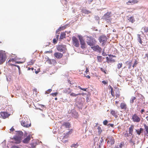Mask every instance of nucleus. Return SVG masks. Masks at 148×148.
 Listing matches in <instances>:
<instances>
[{
  "instance_id": "1a4fd4ad",
  "label": "nucleus",
  "mask_w": 148,
  "mask_h": 148,
  "mask_svg": "<svg viewBox=\"0 0 148 148\" xmlns=\"http://www.w3.org/2000/svg\"><path fill=\"white\" fill-rule=\"evenodd\" d=\"M56 49L59 51H65L66 49V46L65 45H59L57 46Z\"/></svg>"
},
{
  "instance_id": "412c9836",
  "label": "nucleus",
  "mask_w": 148,
  "mask_h": 148,
  "mask_svg": "<svg viewBox=\"0 0 148 148\" xmlns=\"http://www.w3.org/2000/svg\"><path fill=\"white\" fill-rule=\"evenodd\" d=\"M72 90H71L70 88H69L65 89L64 92L67 94H69L71 92Z\"/></svg>"
},
{
  "instance_id": "f704fd0d",
  "label": "nucleus",
  "mask_w": 148,
  "mask_h": 148,
  "mask_svg": "<svg viewBox=\"0 0 148 148\" xmlns=\"http://www.w3.org/2000/svg\"><path fill=\"white\" fill-rule=\"evenodd\" d=\"M122 63H118L117 65L118 69H119L121 68L122 66Z\"/></svg>"
},
{
  "instance_id": "4c0bfd02",
  "label": "nucleus",
  "mask_w": 148,
  "mask_h": 148,
  "mask_svg": "<svg viewBox=\"0 0 148 148\" xmlns=\"http://www.w3.org/2000/svg\"><path fill=\"white\" fill-rule=\"evenodd\" d=\"M111 95H112V96L113 97H114L115 95L114 94V92L113 89V88H112L111 89Z\"/></svg>"
},
{
  "instance_id": "5fc2aeb1",
  "label": "nucleus",
  "mask_w": 148,
  "mask_h": 148,
  "mask_svg": "<svg viewBox=\"0 0 148 148\" xmlns=\"http://www.w3.org/2000/svg\"><path fill=\"white\" fill-rule=\"evenodd\" d=\"M109 61H110V62H115V60L114 59H113L112 58H109Z\"/></svg>"
},
{
  "instance_id": "423d86ee",
  "label": "nucleus",
  "mask_w": 148,
  "mask_h": 148,
  "mask_svg": "<svg viewBox=\"0 0 148 148\" xmlns=\"http://www.w3.org/2000/svg\"><path fill=\"white\" fill-rule=\"evenodd\" d=\"M72 40L73 44L74 46L77 47H79V42L77 38L75 36H73L72 37Z\"/></svg>"
},
{
  "instance_id": "bb28decb",
  "label": "nucleus",
  "mask_w": 148,
  "mask_h": 148,
  "mask_svg": "<svg viewBox=\"0 0 148 148\" xmlns=\"http://www.w3.org/2000/svg\"><path fill=\"white\" fill-rule=\"evenodd\" d=\"M81 94V93H79L77 94H75V93L73 92L71 93H70V95L71 96L73 97H75L77 96L78 95H80Z\"/></svg>"
},
{
  "instance_id": "e433bc0d",
  "label": "nucleus",
  "mask_w": 148,
  "mask_h": 148,
  "mask_svg": "<svg viewBox=\"0 0 148 148\" xmlns=\"http://www.w3.org/2000/svg\"><path fill=\"white\" fill-rule=\"evenodd\" d=\"M83 12L85 13V14H87L91 13L90 11L85 10H83Z\"/></svg>"
},
{
  "instance_id": "bf43d9fd",
  "label": "nucleus",
  "mask_w": 148,
  "mask_h": 148,
  "mask_svg": "<svg viewBox=\"0 0 148 148\" xmlns=\"http://www.w3.org/2000/svg\"><path fill=\"white\" fill-rule=\"evenodd\" d=\"M89 71L88 69L87 68H86V70L85 71V73H87V72H88Z\"/></svg>"
},
{
  "instance_id": "69168bd1",
  "label": "nucleus",
  "mask_w": 148,
  "mask_h": 148,
  "mask_svg": "<svg viewBox=\"0 0 148 148\" xmlns=\"http://www.w3.org/2000/svg\"><path fill=\"white\" fill-rule=\"evenodd\" d=\"M34 68L33 67H32V68H30L29 67V68H28V70H29L30 69H31L32 71H33L34 70Z\"/></svg>"
},
{
  "instance_id": "c756f323",
  "label": "nucleus",
  "mask_w": 148,
  "mask_h": 148,
  "mask_svg": "<svg viewBox=\"0 0 148 148\" xmlns=\"http://www.w3.org/2000/svg\"><path fill=\"white\" fill-rule=\"evenodd\" d=\"M102 58L101 56H98L97 57L98 61L99 62H101L102 61Z\"/></svg>"
},
{
  "instance_id": "cd10ccee",
  "label": "nucleus",
  "mask_w": 148,
  "mask_h": 148,
  "mask_svg": "<svg viewBox=\"0 0 148 148\" xmlns=\"http://www.w3.org/2000/svg\"><path fill=\"white\" fill-rule=\"evenodd\" d=\"M35 62V60H32L28 62L27 64L28 65H32L34 64Z\"/></svg>"
},
{
  "instance_id": "72a5a7b5",
  "label": "nucleus",
  "mask_w": 148,
  "mask_h": 148,
  "mask_svg": "<svg viewBox=\"0 0 148 148\" xmlns=\"http://www.w3.org/2000/svg\"><path fill=\"white\" fill-rule=\"evenodd\" d=\"M132 62V61H131L130 62L127 61L126 62V64H128L129 65V66L128 67V68L129 69H130L131 68Z\"/></svg>"
},
{
  "instance_id": "13d9d810",
  "label": "nucleus",
  "mask_w": 148,
  "mask_h": 148,
  "mask_svg": "<svg viewBox=\"0 0 148 148\" xmlns=\"http://www.w3.org/2000/svg\"><path fill=\"white\" fill-rule=\"evenodd\" d=\"M11 148H19V147L18 146L13 145L12 146Z\"/></svg>"
},
{
  "instance_id": "0e129e2a",
  "label": "nucleus",
  "mask_w": 148,
  "mask_h": 148,
  "mask_svg": "<svg viewBox=\"0 0 148 148\" xmlns=\"http://www.w3.org/2000/svg\"><path fill=\"white\" fill-rule=\"evenodd\" d=\"M14 130V128L12 127L10 129V131H13Z\"/></svg>"
},
{
  "instance_id": "37998d69",
  "label": "nucleus",
  "mask_w": 148,
  "mask_h": 148,
  "mask_svg": "<svg viewBox=\"0 0 148 148\" xmlns=\"http://www.w3.org/2000/svg\"><path fill=\"white\" fill-rule=\"evenodd\" d=\"M78 87L79 89L82 90H83L84 91H86V88H82L80 86H78Z\"/></svg>"
},
{
  "instance_id": "6e6552de",
  "label": "nucleus",
  "mask_w": 148,
  "mask_h": 148,
  "mask_svg": "<svg viewBox=\"0 0 148 148\" xmlns=\"http://www.w3.org/2000/svg\"><path fill=\"white\" fill-rule=\"evenodd\" d=\"M108 140L107 143L108 145H112L114 144L115 140L114 138L112 136H109L108 137L107 139Z\"/></svg>"
},
{
  "instance_id": "c9c22d12",
  "label": "nucleus",
  "mask_w": 148,
  "mask_h": 148,
  "mask_svg": "<svg viewBox=\"0 0 148 148\" xmlns=\"http://www.w3.org/2000/svg\"><path fill=\"white\" fill-rule=\"evenodd\" d=\"M65 27H64V26H62V27H60L58 29V30H57L56 31V32L57 33L58 32V31H61V30H63V29H65Z\"/></svg>"
},
{
  "instance_id": "4be33fe9",
  "label": "nucleus",
  "mask_w": 148,
  "mask_h": 148,
  "mask_svg": "<svg viewBox=\"0 0 148 148\" xmlns=\"http://www.w3.org/2000/svg\"><path fill=\"white\" fill-rule=\"evenodd\" d=\"M143 129L142 128H140V129L138 130H136V131L137 132V133L139 135H140L141 133L143 132Z\"/></svg>"
},
{
  "instance_id": "2f4dec72",
  "label": "nucleus",
  "mask_w": 148,
  "mask_h": 148,
  "mask_svg": "<svg viewBox=\"0 0 148 148\" xmlns=\"http://www.w3.org/2000/svg\"><path fill=\"white\" fill-rule=\"evenodd\" d=\"M142 29L144 30L145 32L146 33L148 32V27H144L142 28Z\"/></svg>"
},
{
  "instance_id": "3c124183",
  "label": "nucleus",
  "mask_w": 148,
  "mask_h": 148,
  "mask_svg": "<svg viewBox=\"0 0 148 148\" xmlns=\"http://www.w3.org/2000/svg\"><path fill=\"white\" fill-rule=\"evenodd\" d=\"M52 52V50H51L50 51H45V53H51Z\"/></svg>"
},
{
  "instance_id": "4468645a",
  "label": "nucleus",
  "mask_w": 148,
  "mask_h": 148,
  "mask_svg": "<svg viewBox=\"0 0 148 148\" xmlns=\"http://www.w3.org/2000/svg\"><path fill=\"white\" fill-rule=\"evenodd\" d=\"M54 55L55 58L57 59H60L62 58L63 56L62 53L58 52L55 53Z\"/></svg>"
},
{
  "instance_id": "f03ea898",
  "label": "nucleus",
  "mask_w": 148,
  "mask_h": 148,
  "mask_svg": "<svg viewBox=\"0 0 148 148\" xmlns=\"http://www.w3.org/2000/svg\"><path fill=\"white\" fill-rule=\"evenodd\" d=\"M7 56L6 53L2 51H0V64H2L5 62L6 58Z\"/></svg>"
},
{
  "instance_id": "49530a36",
  "label": "nucleus",
  "mask_w": 148,
  "mask_h": 148,
  "mask_svg": "<svg viewBox=\"0 0 148 148\" xmlns=\"http://www.w3.org/2000/svg\"><path fill=\"white\" fill-rule=\"evenodd\" d=\"M52 90L51 89H49L47 91V92H46V93L47 94H48L51 92Z\"/></svg>"
},
{
  "instance_id": "aec40b11",
  "label": "nucleus",
  "mask_w": 148,
  "mask_h": 148,
  "mask_svg": "<svg viewBox=\"0 0 148 148\" xmlns=\"http://www.w3.org/2000/svg\"><path fill=\"white\" fill-rule=\"evenodd\" d=\"M120 107L122 109H126L127 108V105L125 103H122L120 104Z\"/></svg>"
},
{
  "instance_id": "6ab92c4d",
  "label": "nucleus",
  "mask_w": 148,
  "mask_h": 148,
  "mask_svg": "<svg viewBox=\"0 0 148 148\" xmlns=\"http://www.w3.org/2000/svg\"><path fill=\"white\" fill-rule=\"evenodd\" d=\"M134 128V125H131L129 129V134H130L132 135V134Z\"/></svg>"
},
{
  "instance_id": "9b49d317",
  "label": "nucleus",
  "mask_w": 148,
  "mask_h": 148,
  "mask_svg": "<svg viewBox=\"0 0 148 148\" xmlns=\"http://www.w3.org/2000/svg\"><path fill=\"white\" fill-rule=\"evenodd\" d=\"M0 115L1 117L5 119L9 116L10 114L6 112H0Z\"/></svg>"
},
{
  "instance_id": "79ce46f5",
  "label": "nucleus",
  "mask_w": 148,
  "mask_h": 148,
  "mask_svg": "<svg viewBox=\"0 0 148 148\" xmlns=\"http://www.w3.org/2000/svg\"><path fill=\"white\" fill-rule=\"evenodd\" d=\"M58 40L56 38H54L53 40V43L54 44H55L57 43Z\"/></svg>"
},
{
  "instance_id": "e2e57ef3",
  "label": "nucleus",
  "mask_w": 148,
  "mask_h": 148,
  "mask_svg": "<svg viewBox=\"0 0 148 148\" xmlns=\"http://www.w3.org/2000/svg\"><path fill=\"white\" fill-rule=\"evenodd\" d=\"M14 66L17 67H18V68L19 71H20V67L19 66L17 65H14Z\"/></svg>"
},
{
  "instance_id": "ddd939ff",
  "label": "nucleus",
  "mask_w": 148,
  "mask_h": 148,
  "mask_svg": "<svg viewBox=\"0 0 148 148\" xmlns=\"http://www.w3.org/2000/svg\"><path fill=\"white\" fill-rule=\"evenodd\" d=\"M91 48L93 50L96 51H98L99 52H101L102 51L101 48L98 45H96L94 47H91Z\"/></svg>"
},
{
  "instance_id": "6e6d98bb",
  "label": "nucleus",
  "mask_w": 148,
  "mask_h": 148,
  "mask_svg": "<svg viewBox=\"0 0 148 148\" xmlns=\"http://www.w3.org/2000/svg\"><path fill=\"white\" fill-rule=\"evenodd\" d=\"M108 82L105 81L103 80L102 81V83L104 84H108Z\"/></svg>"
},
{
  "instance_id": "8fccbe9b",
  "label": "nucleus",
  "mask_w": 148,
  "mask_h": 148,
  "mask_svg": "<svg viewBox=\"0 0 148 148\" xmlns=\"http://www.w3.org/2000/svg\"><path fill=\"white\" fill-rule=\"evenodd\" d=\"M69 137V135L66 134H65V135L64 136L63 138L64 139H67Z\"/></svg>"
},
{
  "instance_id": "338daca9",
  "label": "nucleus",
  "mask_w": 148,
  "mask_h": 148,
  "mask_svg": "<svg viewBox=\"0 0 148 148\" xmlns=\"http://www.w3.org/2000/svg\"><path fill=\"white\" fill-rule=\"evenodd\" d=\"M119 103V102L117 101H116L115 102V104L117 106L118 103Z\"/></svg>"
},
{
  "instance_id": "20e7f679",
  "label": "nucleus",
  "mask_w": 148,
  "mask_h": 148,
  "mask_svg": "<svg viewBox=\"0 0 148 148\" xmlns=\"http://www.w3.org/2000/svg\"><path fill=\"white\" fill-rule=\"evenodd\" d=\"M86 42L88 45L91 47L94 45L96 42V41L94 38L88 37Z\"/></svg>"
},
{
  "instance_id": "f8f14e48",
  "label": "nucleus",
  "mask_w": 148,
  "mask_h": 148,
  "mask_svg": "<svg viewBox=\"0 0 148 148\" xmlns=\"http://www.w3.org/2000/svg\"><path fill=\"white\" fill-rule=\"evenodd\" d=\"M111 12H108L106 13L103 16V19L105 20L109 21L110 18L111 16Z\"/></svg>"
},
{
  "instance_id": "de8ad7c7",
  "label": "nucleus",
  "mask_w": 148,
  "mask_h": 148,
  "mask_svg": "<svg viewBox=\"0 0 148 148\" xmlns=\"http://www.w3.org/2000/svg\"><path fill=\"white\" fill-rule=\"evenodd\" d=\"M138 41L141 44H142V42L141 40V38L140 37V36H139V37H138Z\"/></svg>"
},
{
  "instance_id": "a211bd4d",
  "label": "nucleus",
  "mask_w": 148,
  "mask_h": 148,
  "mask_svg": "<svg viewBox=\"0 0 148 148\" xmlns=\"http://www.w3.org/2000/svg\"><path fill=\"white\" fill-rule=\"evenodd\" d=\"M114 91L115 92V94L114 95L116 96V98H119L120 96V91L119 90V89H117L116 90H114Z\"/></svg>"
},
{
  "instance_id": "09e8293b",
  "label": "nucleus",
  "mask_w": 148,
  "mask_h": 148,
  "mask_svg": "<svg viewBox=\"0 0 148 148\" xmlns=\"http://www.w3.org/2000/svg\"><path fill=\"white\" fill-rule=\"evenodd\" d=\"M126 4L128 5H130V4L132 5V1H129L128 2L126 3Z\"/></svg>"
},
{
  "instance_id": "b1692460",
  "label": "nucleus",
  "mask_w": 148,
  "mask_h": 148,
  "mask_svg": "<svg viewBox=\"0 0 148 148\" xmlns=\"http://www.w3.org/2000/svg\"><path fill=\"white\" fill-rule=\"evenodd\" d=\"M66 34L64 32H63L61 34L60 39H63L65 38L66 36Z\"/></svg>"
},
{
  "instance_id": "c03bdc74",
  "label": "nucleus",
  "mask_w": 148,
  "mask_h": 148,
  "mask_svg": "<svg viewBox=\"0 0 148 148\" xmlns=\"http://www.w3.org/2000/svg\"><path fill=\"white\" fill-rule=\"evenodd\" d=\"M138 64L137 61L136 60H135L134 62V63L133 65L132 66L134 68L136 65Z\"/></svg>"
},
{
  "instance_id": "680f3d73",
  "label": "nucleus",
  "mask_w": 148,
  "mask_h": 148,
  "mask_svg": "<svg viewBox=\"0 0 148 148\" xmlns=\"http://www.w3.org/2000/svg\"><path fill=\"white\" fill-rule=\"evenodd\" d=\"M109 56H110V57H116V56L115 55H109Z\"/></svg>"
},
{
  "instance_id": "ea45409f",
  "label": "nucleus",
  "mask_w": 148,
  "mask_h": 148,
  "mask_svg": "<svg viewBox=\"0 0 148 148\" xmlns=\"http://www.w3.org/2000/svg\"><path fill=\"white\" fill-rule=\"evenodd\" d=\"M132 1V4L137 3L138 2V1L137 0H133Z\"/></svg>"
},
{
  "instance_id": "a878e982",
  "label": "nucleus",
  "mask_w": 148,
  "mask_h": 148,
  "mask_svg": "<svg viewBox=\"0 0 148 148\" xmlns=\"http://www.w3.org/2000/svg\"><path fill=\"white\" fill-rule=\"evenodd\" d=\"M136 98L135 97H132L130 99V102L131 103H133L134 102V100L136 99Z\"/></svg>"
},
{
  "instance_id": "f257e3e1",
  "label": "nucleus",
  "mask_w": 148,
  "mask_h": 148,
  "mask_svg": "<svg viewBox=\"0 0 148 148\" xmlns=\"http://www.w3.org/2000/svg\"><path fill=\"white\" fill-rule=\"evenodd\" d=\"M23 135V133L21 131L17 132L16 135L14 138L16 143H20Z\"/></svg>"
},
{
  "instance_id": "39448f33",
  "label": "nucleus",
  "mask_w": 148,
  "mask_h": 148,
  "mask_svg": "<svg viewBox=\"0 0 148 148\" xmlns=\"http://www.w3.org/2000/svg\"><path fill=\"white\" fill-rule=\"evenodd\" d=\"M107 40V37L104 35H102L100 36L99 38L100 42L102 43L101 45L102 46H104L105 45Z\"/></svg>"
},
{
  "instance_id": "774afa93",
  "label": "nucleus",
  "mask_w": 148,
  "mask_h": 148,
  "mask_svg": "<svg viewBox=\"0 0 148 148\" xmlns=\"http://www.w3.org/2000/svg\"><path fill=\"white\" fill-rule=\"evenodd\" d=\"M85 76L86 77L88 78H90V76H89V75H87V76Z\"/></svg>"
},
{
  "instance_id": "7c9ffc66",
  "label": "nucleus",
  "mask_w": 148,
  "mask_h": 148,
  "mask_svg": "<svg viewBox=\"0 0 148 148\" xmlns=\"http://www.w3.org/2000/svg\"><path fill=\"white\" fill-rule=\"evenodd\" d=\"M51 64H55L57 63L56 60L54 59H53L50 60Z\"/></svg>"
},
{
  "instance_id": "c85d7f7f",
  "label": "nucleus",
  "mask_w": 148,
  "mask_h": 148,
  "mask_svg": "<svg viewBox=\"0 0 148 148\" xmlns=\"http://www.w3.org/2000/svg\"><path fill=\"white\" fill-rule=\"evenodd\" d=\"M97 129L98 130V134H100L102 132L101 127L100 126H98L97 128Z\"/></svg>"
},
{
  "instance_id": "58836bf2",
  "label": "nucleus",
  "mask_w": 148,
  "mask_h": 148,
  "mask_svg": "<svg viewBox=\"0 0 148 148\" xmlns=\"http://www.w3.org/2000/svg\"><path fill=\"white\" fill-rule=\"evenodd\" d=\"M58 92H56L55 93H51V95L53 97H55V96H57V95L58 94Z\"/></svg>"
},
{
  "instance_id": "a18cd8bd",
  "label": "nucleus",
  "mask_w": 148,
  "mask_h": 148,
  "mask_svg": "<svg viewBox=\"0 0 148 148\" xmlns=\"http://www.w3.org/2000/svg\"><path fill=\"white\" fill-rule=\"evenodd\" d=\"M108 123V122L107 120H105L103 122V124L105 125H107Z\"/></svg>"
},
{
  "instance_id": "a19ab883",
  "label": "nucleus",
  "mask_w": 148,
  "mask_h": 148,
  "mask_svg": "<svg viewBox=\"0 0 148 148\" xmlns=\"http://www.w3.org/2000/svg\"><path fill=\"white\" fill-rule=\"evenodd\" d=\"M72 131L73 130L71 129L69 131L66 133V134L69 135L71 134L72 133Z\"/></svg>"
},
{
  "instance_id": "052dcab7",
  "label": "nucleus",
  "mask_w": 148,
  "mask_h": 148,
  "mask_svg": "<svg viewBox=\"0 0 148 148\" xmlns=\"http://www.w3.org/2000/svg\"><path fill=\"white\" fill-rule=\"evenodd\" d=\"M87 2L89 4H90L91 2H92L93 0H87Z\"/></svg>"
},
{
  "instance_id": "603ef678",
  "label": "nucleus",
  "mask_w": 148,
  "mask_h": 148,
  "mask_svg": "<svg viewBox=\"0 0 148 148\" xmlns=\"http://www.w3.org/2000/svg\"><path fill=\"white\" fill-rule=\"evenodd\" d=\"M100 69L103 72H104L105 74H107L106 71H105L102 68H100Z\"/></svg>"
},
{
  "instance_id": "5701e85b",
  "label": "nucleus",
  "mask_w": 148,
  "mask_h": 148,
  "mask_svg": "<svg viewBox=\"0 0 148 148\" xmlns=\"http://www.w3.org/2000/svg\"><path fill=\"white\" fill-rule=\"evenodd\" d=\"M63 125L66 128H69L70 127V124L68 122H65L63 124Z\"/></svg>"
},
{
  "instance_id": "2eb2a0df",
  "label": "nucleus",
  "mask_w": 148,
  "mask_h": 148,
  "mask_svg": "<svg viewBox=\"0 0 148 148\" xmlns=\"http://www.w3.org/2000/svg\"><path fill=\"white\" fill-rule=\"evenodd\" d=\"M31 139V136L29 135L26 138L23 140V142L24 143H27Z\"/></svg>"
},
{
  "instance_id": "393cba45",
  "label": "nucleus",
  "mask_w": 148,
  "mask_h": 148,
  "mask_svg": "<svg viewBox=\"0 0 148 148\" xmlns=\"http://www.w3.org/2000/svg\"><path fill=\"white\" fill-rule=\"evenodd\" d=\"M128 19L132 23H133L135 21V20L133 16H131Z\"/></svg>"
},
{
  "instance_id": "864d4df0",
  "label": "nucleus",
  "mask_w": 148,
  "mask_h": 148,
  "mask_svg": "<svg viewBox=\"0 0 148 148\" xmlns=\"http://www.w3.org/2000/svg\"><path fill=\"white\" fill-rule=\"evenodd\" d=\"M145 112V110L144 109H142L140 111L141 114H143Z\"/></svg>"
},
{
  "instance_id": "0eeeda50",
  "label": "nucleus",
  "mask_w": 148,
  "mask_h": 148,
  "mask_svg": "<svg viewBox=\"0 0 148 148\" xmlns=\"http://www.w3.org/2000/svg\"><path fill=\"white\" fill-rule=\"evenodd\" d=\"M132 121L134 122L139 123L140 121V119L136 114H134L132 116Z\"/></svg>"
},
{
  "instance_id": "dca6fc26",
  "label": "nucleus",
  "mask_w": 148,
  "mask_h": 148,
  "mask_svg": "<svg viewBox=\"0 0 148 148\" xmlns=\"http://www.w3.org/2000/svg\"><path fill=\"white\" fill-rule=\"evenodd\" d=\"M110 114L116 118L118 116V112L114 110H112L110 112Z\"/></svg>"
},
{
  "instance_id": "473e14b6",
  "label": "nucleus",
  "mask_w": 148,
  "mask_h": 148,
  "mask_svg": "<svg viewBox=\"0 0 148 148\" xmlns=\"http://www.w3.org/2000/svg\"><path fill=\"white\" fill-rule=\"evenodd\" d=\"M78 146V145L77 143L76 144H73L71 146V147L73 148H76Z\"/></svg>"
},
{
  "instance_id": "f3484780",
  "label": "nucleus",
  "mask_w": 148,
  "mask_h": 148,
  "mask_svg": "<svg viewBox=\"0 0 148 148\" xmlns=\"http://www.w3.org/2000/svg\"><path fill=\"white\" fill-rule=\"evenodd\" d=\"M124 145V142H121V143H118L117 145H115L114 148H122V147Z\"/></svg>"
},
{
  "instance_id": "4d7b16f0",
  "label": "nucleus",
  "mask_w": 148,
  "mask_h": 148,
  "mask_svg": "<svg viewBox=\"0 0 148 148\" xmlns=\"http://www.w3.org/2000/svg\"><path fill=\"white\" fill-rule=\"evenodd\" d=\"M130 142L131 143H133L134 144L135 143H134V141L132 139H131L130 141Z\"/></svg>"
},
{
  "instance_id": "9d476101",
  "label": "nucleus",
  "mask_w": 148,
  "mask_h": 148,
  "mask_svg": "<svg viewBox=\"0 0 148 148\" xmlns=\"http://www.w3.org/2000/svg\"><path fill=\"white\" fill-rule=\"evenodd\" d=\"M79 38L80 41L81 47L82 49H84L86 47V43L82 36H79Z\"/></svg>"
},
{
  "instance_id": "7ed1b4c3",
  "label": "nucleus",
  "mask_w": 148,
  "mask_h": 148,
  "mask_svg": "<svg viewBox=\"0 0 148 148\" xmlns=\"http://www.w3.org/2000/svg\"><path fill=\"white\" fill-rule=\"evenodd\" d=\"M21 124L23 126L26 127H29L31 126L30 120L27 119L22 121Z\"/></svg>"
}]
</instances>
